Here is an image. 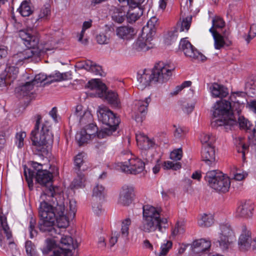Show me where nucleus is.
Masks as SVG:
<instances>
[{
	"label": "nucleus",
	"mask_w": 256,
	"mask_h": 256,
	"mask_svg": "<svg viewBox=\"0 0 256 256\" xmlns=\"http://www.w3.org/2000/svg\"><path fill=\"white\" fill-rule=\"evenodd\" d=\"M25 247L27 254L29 256H32L34 252V246L32 242L30 240L26 241Z\"/></svg>",
	"instance_id": "obj_60"
},
{
	"label": "nucleus",
	"mask_w": 256,
	"mask_h": 256,
	"mask_svg": "<svg viewBox=\"0 0 256 256\" xmlns=\"http://www.w3.org/2000/svg\"><path fill=\"white\" fill-rule=\"evenodd\" d=\"M131 154L127 152V160L118 164V166L122 171L131 174H136L144 169V162L138 158H132Z\"/></svg>",
	"instance_id": "obj_7"
},
{
	"label": "nucleus",
	"mask_w": 256,
	"mask_h": 256,
	"mask_svg": "<svg viewBox=\"0 0 256 256\" xmlns=\"http://www.w3.org/2000/svg\"><path fill=\"white\" fill-rule=\"evenodd\" d=\"M175 130L174 131V136L176 138H180L184 137L186 133V130L182 128L174 126Z\"/></svg>",
	"instance_id": "obj_59"
},
{
	"label": "nucleus",
	"mask_w": 256,
	"mask_h": 256,
	"mask_svg": "<svg viewBox=\"0 0 256 256\" xmlns=\"http://www.w3.org/2000/svg\"><path fill=\"white\" fill-rule=\"evenodd\" d=\"M180 48L187 57L192 60L204 62L206 58L196 49L186 39L182 40L180 43Z\"/></svg>",
	"instance_id": "obj_12"
},
{
	"label": "nucleus",
	"mask_w": 256,
	"mask_h": 256,
	"mask_svg": "<svg viewBox=\"0 0 256 256\" xmlns=\"http://www.w3.org/2000/svg\"><path fill=\"white\" fill-rule=\"evenodd\" d=\"M76 67L78 69H84L96 75H99L102 76H105L101 66L90 60H88L85 61L78 62L76 64Z\"/></svg>",
	"instance_id": "obj_16"
},
{
	"label": "nucleus",
	"mask_w": 256,
	"mask_h": 256,
	"mask_svg": "<svg viewBox=\"0 0 256 256\" xmlns=\"http://www.w3.org/2000/svg\"><path fill=\"white\" fill-rule=\"evenodd\" d=\"M254 206L251 202H246L240 205L236 210V216L240 218H250L252 215Z\"/></svg>",
	"instance_id": "obj_24"
},
{
	"label": "nucleus",
	"mask_w": 256,
	"mask_h": 256,
	"mask_svg": "<svg viewBox=\"0 0 256 256\" xmlns=\"http://www.w3.org/2000/svg\"><path fill=\"white\" fill-rule=\"evenodd\" d=\"M212 26L210 28L215 30L216 28H222L225 24V22L223 19L219 16H214L212 20Z\"/></svg>",
	"instance_id": "obj_53"
},
{
	"label": "nucleus",
	"mask_w": 256,
	"mask_h": 256,
	"mask_svg": "<svg viewBox=\"0 0 256 256\" xmlns=\"http://www.w3.org/2000/svg\"><path fill=\"white\" fill-rule=\"evenodd\" d=\"M256 36V24H253L250 26V32L246 38V41L248 43L250 40Z\"/></svg>",
	"instance_id": "obj_62"
},
{
	"label": "nucleus",
	"mask_w": 256,
	"mask_h": 256,
	"mask_svg": "<svg viewBox=\"0 0 256 256\" xmlns=\"http://www.w3.org/2000/svg\"><path fill=\"white\" fill-rule=\"evenodd\" d=\"M18 10L23 16H28L32 12L29 4L26 0L22 2Z\"/></svg>",
	"instance_id": "obj_41"
},
{
	"label": "nucleus",
	"mask_w": 256,
	"mask_h": 256,
	"mask_svg": "<svg viewBox=\"0 0 256 256\" xmlns=\"http://www.w3.org/2000/svg\"><path fill=\"white\" fill-rule=\"evenodd\" d=\"M220 232L218 242L219 246L223 250L228 248L234 239V234L231 227L228 224H222L220 226Z\"/></svg>",
	"instance_id": "obj_11"
},
{
	"label": "nucleus",
	"mask_w": 256,
	"mask_h": 256,
	"mask_svg": "<svg viewBox=\"0 0 256 256\" xmlns=\"http://www.w3.org/2000/svg\"><path fill=\"white\" fill-rule=\"evenodd\" d=\"M173 70L168 64L163 62L157 63L152 70L139 71L137 74V86L143 90L151 82L162 83L168 80Z\"/></svg>",
	"instance_id": "obj_2"
},
{
	"label": "nucleus",
	"mask_w": 256,
	"mask_h": 256,
	"mask_svg": "<svg viewBox=\"0 0 256 256\" xmlns=\"http://www.w3.org/2000/svg\"><path fill=\"white\" fill-rule=\"evenodd\" d=\"M210 90L214 98H224L228 94V90L226 87L216 83L210 86Z\"/></svg>",
	"instance_id": "obj_26"
},
{
	"label": "nucleus",
	"mask_w": 256,
	"mask_h": 256,
	"mask_svg": "<svg viewBox=\"0 0 256 256\" xmlns=\"http://www.w3.org/2000/svg\"><path fill=\"white\" fill-rule=\"evenodd\" d=\"M204 179L208 186L216 191L226 192L230 188V181L229 178L219 170L208 172Z\"/></svg>",
	"instance_id": "obj_6"
},
{
	"label": "nucleus",
	"mask_w": 256,
	"mask_h": 256,
	"mask_svg": "<svg viewBox=\"0 0 256 256\" xmlns=\"http://www.w3.org/2000/svg\"><path fill=\"white\" fill-rule=\"evenodd\" d=\"M116 34L120 38L129 40L134 38L136 34L135 30L132 26H122L116 29Z\"/></svg>",
	"instance_id": "obj_21"
},
{
	"label": "nucleus",
	"mask_w": 256,
	"mask_h": 256,
	"mask_svg": "<svg viewBox=\"0 0 256 256\" xmlns=\"http://www.w3.org/2000/svg\"><path fill=\"white\" fill-rule=\"evenodd\" d=\"M76 138L78 140L80 145L87 142L90 138L87 136V134L84 130H82L80 132L76 133Z\"/></svg>",
	"instance_id": "obj_48"
},
{
	"label": "nucleus",
	"mask_w": 256,
	"mask_h": 256,
	"mask_svg": "<svg viewBox=\"0 0 256 256\" xmlns=\"http://www.w3.org/2000/svg\"><path fill=\"white\" fill-rule=\"evenodd\" d=\"M58 187L46 188L40 197L38 226L40 231L48 232L55 237L60 228L69 226L65 214L64 199L58 194Z\"/></svg>",
	"instance_id": "obj_1"
},
{
	"label": "nucleus",
	"mask_w": 256,
	"mask_h": 256,
	"mask_svg": "<svg viewBox=\"0 0 256 256\" xmlns=\"http://www.w3.org/2000/svg\"><path fill=\"white\" fill-rule=\"evenodd\" d=\"M50 14V6L44 5L41 9L38 16V20H46Z\"/></svg>",
	"instance_id": "obj_50"
},
{
	"label": "nucleus",
	"mask_w": 256,
	"mask_h": 256,
	"mask_svg": "<svg viewBox=\"0 0 256 256\" xmlns=\"http://www.w3.org/2000/svg\"><path fill=\"white\" fill-rule=\"evenodd\" d=\"M36 220L32 218L30 222L29 226L28 227V230L30 238H33L37 236L38 232L36 230Z\"/></svg>",
	"instance_id": "obj_54"
},
{
	"label": "nucleus",
	"mask_w": 256,
	"mask_h": 256,
	"mask_svg": "<svg viewBox=\"0 0 256 256\" xmlns=\"http://www.w3.org/2000/svg\"><path fill=\"white\" fill-rule=\"evenodd\" d=\"M112 18L114 21L118 23H122L126 18V14L124 12L119 9H116L114 12Z\"/></svg>",
	"instance_id": "obj_46"
},
{
	"label": "nucleus",
	"mask_w": 256,
	"mask_h": 256,
	"mask_svg": "<svg viewBox=\"0 0 256 256\" xmlns=\"http://www.w3.org/2000/svg\"><path fill=\"white\" fill-rule=\"evenodd\" d=\"M145 0H128V5L130 8H140V5L142 4Z\"/></svg>",
	"instance_id": "obj_64"
},
{
	"label": "nucleus",
	"mask_w": 256,
	"mask_h": 256,
	"mask_svg": "<svg viewBox=\"0 0 256 256\" xmlns=\"http://www.w3.org/2000/svg\"><path fill=\"white\" fill-rule=\"evenodd\" d=\"M102 95V97H100V98L105 99L110 104L114 107H119L120 101L118 98V95L116 92L113 91L107 92L106 88V90H104Z\"/></svg>",
	"instance_id": "obj_32"
},
{
	"label": "nucleus",
	"mask_w": 256,
	"mask_h": 256,
	"mask_svg": "<svg viewBox=\"0 0 256 256\" xmlns=\"http://www.w3.org/2000/svg\"><path fill=\"white\" fill-rule=\"evenodd\" d=\"M143 10L141 8H130L127 12L126 19L129 23H132L137 20L142 14Z\"/></svg>",
	"instance_id": "obj_34"
},
{
	"label": "nucleus",
	"mask_w": 256,
	"mask_h": 256,
	"mask_svg": "<svg viewBox=\"0 0 256 256\" xmlns=\"http://www.w3.org/2000/svg\"><path fill=\"white\" fill-rule=\"evenodd\" d=\"M46 76L43 74H39L36 75L34 78L30 80L32 84H34V86L36 85L38 83H41L46 79Z\"/></svg>",
	"instance_id": "obj_61"
},
{
	"label": "nucleus",
	"mask_w": 256,
	"mask_h": 256,
	"mask_svg": "<svg viewBox=\"0 0 256 256\" xmlns=\"http://www.w3.org/2000/svg\"><path fill=\"white\" fill-rule=\"evenodd\" d=\"M200 139L202 144H211L215 141V137L210 134L202 133L201 134Z\"/></svg>",
	"instance_id": "obj_51"
},
{
	"label": "nucleus",
	"mask_w": 256,
	"mask_h": 256,
	"mask_svg": "<svg viewBox=\"0 0 256 256\" xmlns=\"http://www.w3.org/2000/svg\"><path fill=\"white\" fill-rule=\"evenodd\" d=\"M150 101L151 99L148 96L145 98L144 100H136L134 102L135 109L137 110V114L135 116V120L137 122L141 123L144 120Z\"/></svg>",
	"instance_id": "obj_13"
},
{
	"label": "nucleus",
	"mask_w": 256,
	"mask_h": 256,
	"mask_svg": "<svg viewBox=\"0 0 256 256\" xmlns=\"http://www.w3.org/2000/svg\"><path fill=\"white\" fill-rule=\"evenodd\" d=\"M214 118L211 121L213 128L224 126L227 130L236 124L235 112L232 110L231 104L226 100L216 102L212 107Z\"/></svg>",
	"instance_id": "obj_3"
},
{
	"label": "nucleus",
	"mask_w": 256,
	"mask_h": 256,
	"mask_svg": "<svg viewBox=\"0 0 256 256\" xmlns=\"http://www.w3.org/2000/svg\"><path fill=\"white\" fill-rule=\"evenodd\" d=\"M18 36L28 48L14 54L8 58L10 64H13L18 66H22L25 60L33 56L34 52L31 49L37 47L39 42L38 36L33 34L30 30H20Z\"/></svg>",
	"instance_id": "obj_4"
},
{
	"label": "nucleus",
	"mask_w": 256,
	"mask_h": 256,
	"mask_svg": "<svg viewBox=\"0 0 256 256\" xmlns=\"http://www.w3.org/2000/svg\"><path fill=\"white\" fill-rule=\"evenodd\" d=\"M26 136L24 132H20L16 134V144L18 148H21L24 146V140Z\"/></svg>",
	"instance_id": "obj_57"
},
{
	"label": "nucleus",
	"mask_w": 256,
	"mask_h": 256,
	"mask_svg": "<svg viewBox=\"0 0 256 256\" xmlns=\"http://www.w3.org/2000/svg\"><path fill=\"white\" fill-rule=\"evenodd\" d=\"M210 246V242L205 239L202 238L194 240L191 245L192 252L194 256H198L208 250Z\"/></svg>",
	"instance_id": "obj_18"
},
{
	"label": "nucleus",
	"mask_w": 256,
	"mask_h": 256,
	"mask_svg": "<svg viewBox=\"0 0 256 256\" xmlns=\"http://www.w3.org/2000/svg\"><path fill=\"white\" fill-rule=\"evenodd\" d=\"M182 156V152L181 148H178L172 151L170 154V158L174 161L179 160Z\"/></svg>",
	"instance_id": "obj_58"
},
{
	"label": "nucleus",
	"mask_w": 256,
	"mask_h": 256,
	"mask_svg": "<svg viewBox=\"0 0 256 256\" xmlns=\"http://www.w3.org/2000/svg\"><path fill=\"white\" fill-rule=\"evenodd\" d=\"M74 116H76L81 124H86L92 120V115L90 112L83 111L81 106H78Z\"/></svg>",
	"instance_id": "obj_29"
},
{
	"label": "nucleus",
	"mask_w": 256,
	"mask_h": 256,
	"mask_svg": "<svg viewBox=\"0 0 256 256\" xmlns=\"http://www.w3.org/2000/svg\"><path fill=\"white\" fill-rule=\"evenodd\" d=\"M153 36L148 34H144L142 31L141 36H138L132 45L133 48L137 51H146L152 47L151 41Z\"/></svg>",
	"instance_id": "obj_14"
},
{
	"label": "nucleus",
	"mask_w": 256,
	"mask_h": 256,
	"mask_svg": "<svg viewBox=\"0 0 256 256\" xmlns=\"http://www.w3.org/2000/svg\"><path fill=\"white\" fill-rule=\"evenodd\" d=\"M131 220L128 218L122 222L120 236L124 239H126L129 234V226L131 224Z\"/></svg>",
	"instance_id": "obj_39"
},
{
	"label": "nucleus",
	"mask_w": 256,
	"mask_h": 256,
	"mask_svg": "<svg viewBox=\"0 0 256 256\" xmlns=\"http://www.w3.org/2000/svg\"><path fill=\"white\" fill-rule=\"evenodd\" d=\"M164 167L165 169H172L177 170L181 168L180 162L170 161H166L164 163Z\"/></svg>",
	"instance_id": "obj_55"
},
{
	"label": "nucleus",
	"mask_w": 256,
	"mask_h": 256,
	"mask_svg": "<svg viewBox=\"0 0 256 256\" xmlns=\"http://www.w3.org/2000/svg\"><path fill=\"white\" fill-rule=\"evenodd\" d=\"M172 243L170 240H166L160 246V252L157 254V256H166L172 248Z\"/></svg>",
	"instance_id": "obj_44"
},
{
	"label": "nucleus",
	"mask_w": 256,
	"mask_h": 256,
	"mask_svg": "<svg viewBox=\"0 0 256 256\" xmlns=\"http://www.w3.org/2000/svg\"><path fill=\"white\" fill-rule=\"evenodd\" d=\"M192 16H188L183 18L182 21L180 24L178 26L176 31H180V32L186 30L187 32L192 22Z\"/></svg>",
	"instance_id": "obj_42"
},
{
	"label": "nucleus",
	"mask_w": 256,
	"mask_h": 256,
	"mask_svg": "<svg viewBox=\"0 0 256 256\" xmlns=\"http://www.w3.org/2000/svg\"><path fill=\"white\" fill-rule=\"evenodd\" d=\"M209 31L212 35L214 40V46L216 49L220 50L224 46H230L232 44V41L225 40L222 38L220 34L216 30H212V28H210Z\"/></svg>",
	"instance_id": "obj_22"
},
{
	"label": "nucleus",
	"mask_w": 256,
	"mask_h": 256,
	"mask_svg": "<svg viewBox=\"0 0 256 256\" xmlns=\"http://www.w3.org/2000/svg\"><path fill=\"white\" fill-rule=\"evenodd\" d=\"M2 72L6 76L9 82L12 83L17 78L18 68L13 64H10V61L8 60L5 70Z\"/></svg>",
	"instance_id": "obj_27"
},
{
	"label": "nucleus",
	"mask_w": 256,
	"mask_h": 256,
	"mask_svg": "<svg viewBox=\"0 0 256 256\" xmlns=\"http://www.w3.org/2000/svg\"><path fill=\"white\" fill-rule=\"evenodd\" d=\"M202 157L208 165L212 164L215 161V150L212 145L207 144L202 147Z\"/></svg>",
	"instance_id": "obj_20"
},
{
	"label": "nucleus",
	"mask_w": 256,
	"mask_h": 256,
	"mask_svg": "<svg viewBox=\"0 0 256 256\" xmlns=\"http://www.w3.org/2000/svg\"><path fill=\"white\" fill-rule=\"evenodd\" d=\"M251 232L246 226H244L241 234L240 235L238 241V248L241 251L246 252L248 250L252 244Z\"/></svg>",
	"instance_id": "obj_17"
},
{
	"label": "nucleus",
	"mask_w": 256,
	"mask_h": 256,
	"mask_svg": "<svg viewBox=\"0 0 256 256\" xmlns=\"http://www.w3.org/2000/svg\"><path fill=\"white\" fill-rule=\"evenodd\" d=\"M141 155L143 159L142 161L144 162V166L158 162V158H154V154L151 150H142Z\"/></svg>",
	"instance_id": "obj_37"
},
{
	"label": "nucleus",
	"mask_w": 256,
	"mask_h": 256,
	"mask_svg": "<svg viewBox=\"0 0 256 256\" xmlns=\"http://www.w3.org/2000/svg\"><path fill=\"white\" fill-rule=\"evenodd\" d=\"M234 116H236V119H238V122L239 124L240 128L241 129H244L249 132H252L253 135L255 136L256 134V129L255 128H252V124L248 121V119H246L244 116L240 114V110H236ZM237 122V120H236ZM237 123L235 124L236 125Z\"/></svg>",
	"instance_id": "obj_19"
},
{
	"label": "nucleus",
	"mask_w": 256,
	"mask_h": 256,
	"mask_svg": "<svg viewBox=\"0 0 256 256\" xmlns=\"http://www.w3.org/2000/svg\"><path fill=\"white\" fill-rule=\"evenodd\" d=\"M168 228V220L162 218L160 220L142 219L140 230L146 233H152L158 231L160 233L165 232Z\"/></svg>",
	"instance_id": "obj_8"
},
{
	"label": "nucleus",
	"mask_w": 256,
	"mask_h": 256,
	"mask_svg": "<svg viewBox=\"0 0 256 256\" xmlns=\"http://www.w3.org/2000/svg\"><path fill=\"white\" fill-rule=\"evenodd\" d=\"M0 224L6 234L7 239H11L12 238V234L7 224L6 218L2 214H0Z\"/></svg>",
	"instance_id": "obj_40"
},
{
	"label": "nucleus",
	"mask_w": 256,
	"mask_h": 256,
	"mask_svg": "<svg viewBox=\"0 0 256 256\" xmlns=\"http://www.w3.org/2000/svg\"><path fill=\"white\" fill-rule=\"evenodd\" d=\"M34 84L30 80L22 84L15 89V92L19 96H26L30 94H32V90L34 88Z\"/></svg>",
	"instance_id": "obj_33"
},
{
	"label": "nucleus",
	"mask_w": 256,
	"mask_h": 256,
	"mask_svg": "<svg viewBox=\"0 0 256 256\" xmlns=\"http://www.w3.org/2000/svg\"><path fill=\"white\" fill-rule=\"evenodd\" d=\"M91 90H95L98 97H102L104 90H106V86L99 79H94L89 81L86 85Z\"/></svg>",
	"instance_id": "obj_31"
},
{
	"label": "nucleus",
	"mask_w": 256,
	"mask_h": 256,
	"mask_svg": "<svg viewBox=\"0 0 256 256\" xmlns=\"http://www.w3.org/2000/svg\"><path fill=\"white\" fill-rule=\"evenodd\" d=\"M158 19L156 16H152L148 22L146 26L142 28L144 34H148L154 36L156 33V26L158 25Z\"/></svg>",
	"instance_id": "obj_35"
},
{
	"label": "nucleus",
	"mask_w": 256,
	"mask_h": 256,
	"mask_svg": "<svg viewBox=\"0 0 256 256\" xmlns=\"http://www.w3.org/2000/svg\"><path fill=\"white\" fill-rule=\"evenodd\" d=\"M32 166L33 170H30L28 168L27 170L26 168L24 170V175L29 186H30V184H32V178L34 176V174L44 170L42 164L36 162H32Z\"/></svg>",
	"instance_id": "obj_28"
},
{
	"label": "nucleus",
	"mask_w": 256,
	"mask_h": 256,
	"mask_svg": "<svg viewBox=\"0 0 256 256\" xmlns=\"http://www.w3.org/2000/svg\"><path fill=\"white\" fill-rule=\"evenodd\" d=\"M105 194V188L102 185L97 184L93 189L92 196L101 198Z\"/></svg>",
	"instance_id": "obj_49"
},
{
	"label": "nucleus",
	"mask_w": 256,
	"mask_h": 256,
	"mask_svg": "<svg viewBox=\"0 0 256 256\" xmlns=\"http://www.w3.org/2000/svg\"><path fill=\"white\" fill-rule=\"evenodd\" d=\"M77 176L74 180L70 186L72 188H78L84 186L86 178L84 174L82 172H76Z\"/></svg>",
	"instance_id": "obj_38"
},
{
	"label": "nucleus",
	"mask_w": 256,
	"mask_h": 256,
	"mask_svg": "<svg viewBox=\"0 0 256 256\" xmlns=\"http://www.w3.org/2000/svg\"><path fill=\"white\" fill-rule=\"evenodd\" d=\"M160 210L154 207L146 205L143 206V218L142 219L146 220H160Z\"/></svg>",
	"instance_id": "obj_25"
},
{
	"label": "nucleus",
	"mask_w": 256,
	"mask_h": 256,
	"mask_svg": "<svg viewBox=\"0 0 256 256\" xmlns=\"http://www.w3.org/2000/svg\"><path fill=\"white\" fill-rule=\"evenodd\" d=\"M98 118L99 121L108 126L112 131L116 130L120 122L119 118L108 108L104 106L99 107Z\"/></svg>",
	"instance_id": "obj_9"
},
{
	"label": "nucleus",
	"mask_w": 256,
	"mask_h": 256,
	"mask_svg": "<svg viewBox=\"0 0 256 256\" xmlns=\"http://www.w3.org/2000/svg\"><path fill=\"white\" fill-rule=\"evenodd\" d=\"M60 247L54 251L52 256H72L73 250L78 246L77 242H74L71 236H64L61 238Z\"/></svg>",
	"instance_id": "obj_10"
},
{
	"label": "nucleus",
	"mask_w": 256,
	"mask_h": 256,
	"mask_svg": "<svg viewBox=\"0 0 256 256\" xmlns=\"http://www.w3.org/2000/svg\"><path fill=\"white\" fill-rule=\"evenodd\" d=\"M214 223V216L211 214H201L198 220V226L202 228L210 226Z\"/></svg>",
	"instance_id": "obj_36"
},
{
	"label": "nucleus",
	"mask_w": 256,
	"mask_h": 256,
	"mask_svg": "<svg viewBox=\"0 0 256 256\" xmlns=\"http://www.w3.org/2000/svg\"><path fill=\"white\" fill-rule=\"evenodd\" d=\"M36 117V120L34 128L31 132V139L33 144L37 146L38 150L44 153L46 151L44 146H46V147H48V146L52 144L54 136L50 130V122L47 121L42 124L40 130L42 116L40 114H37Z\"/></svg>",
	"instance_id": "obj_5"
},
{
	"label": "nucleus",
	"mask_w": 256,
	"mask_h": 256,
	"mask_svg": "<svg viewBox=\"0 0 256 256\" xmlns=\"http://www.w3.org/2000/svg\"><path fill=\"white\" fill-rule=\"evenodd\" d=\"M76 212V202L74 200H70L69 202V210L65 212V214L69 221V218H74Z\"/></svg>",
	"instance_id": "obj_47"
},
{
	"label": "nucleus",
	"mask_w": 256,
	"mask_h": 256,
	"mask_svg": "<svg viewBox=\"0 0 256 256\" xmlns=\"http://www.w3.org/2000/svg\"><path fill=\"white\" fill-rule=\"evenodd\" d=\"M35 177L36 182L38 184L42 186H46L44 189L43 190L44 191L46 188H49V187L46 186V184H50L53 176L50 172L47 170H44L36 172ZM54 186H50V188Z\"/></svg>",
	"instance_id": "obj_23"
},
{
	"label": "nucleus",
	"mask_w": 256,
	"mask_h": 256,
	"mask_svg": "<svg viewBox=\"0 0 256 256\" xmlns=\"http://www.w3.org/2000/svg\"><path fill=\"white\" fill-rule=\"evenodd\" d=\"M114 131H112V130L110 128H106L104 130H101L98 132L96 133L98 138H106L107 136H109L112 134Z\"/></svg>",
	"instance_id": "obj_63"
},
{
	"label": "nucleus",
	"mask_w": 256,
	"mask_h": 256,
	"mask_svg": "<svg viewBox=\"0 0 256 256\" xmlns=\"http://www.w3.org/2000/svg\"><path fill=\"white\" fill-rule=\"evenodd\" d=\"M109 38L107 36L106 34L100 33L96 36V40L98 44H105L108 43Z\"/></svg>",
	"instance_id": "obj_56"
},
{
	"label": "nucleus",
	"mask_w": 256,
	"mask_h": 256,
	"mask_svg": "<svg viewBox=\"0 0 256 256\" xmlns=\"http://www.w3.org/2000/svg\"><path fill=\"white\" fill-rule=\"evenodd\" d=\"M84 130L86 132L87 136L91 138L92 137L96 136V133L98 132V128L96 124L91 123L86 126V129Z\"/></svg>",
	"instance_id": "obj_52"
},
{
	"label": "nucleus",
	"mask_w": 256,
	"mask_h": 256,
	"mask_svg": "<svg viewBox=\"0 0 256 256\" xmlns=\"http://www.w3.org/2000/svg\"><path fill=\"white\" fill-rule=\"evenodd\" d=\"M84 153H79L74 158V168L76 172H81L80 168L84 163Z\"/></svg>",
	"instance_id": "obj_43"
},
{
	"label": "nucleus",
	"mask_w": 256,
	"mask_h": 256,
	"mask_svg": "<svg viewBox=\"0 0 256 256\" xmlns=\"http://www.w3.org/2000/svg\"><path fill=\"white\" fill-rule=\"evenodd\" d=\"M134 196V189L132 186H124L120 192L118 202L124 206L130 205Z\"/></svg>",
	"instance_id": "obj_15"
},
{
	"label": "nucleus",
	"mask_w": 256,
	"mask_h": 256,
	"mask_svg": "<svg viewBox=\"0 0 256 256\" xmlns=\"http://www.w3.org/2000/svg\"><path fill=\"white\" fill-rule=\"evenodd\" d=\"M256 84L252 80L246 83L245 90L246 92L251 96H256Z\"/></svg>",
	"instance_id": "obj_45"
},
{
	"label": "nucleus",
	"mask_w": 256,
	"mask_h": 256,
	"mask_svg": "<svg viewBox=\"0 0 256 256\" xmlns=\"http://www.w3.org/2000/svg\"><path fill=\"white\" fill-rule=\"evenodd\" d=\"M138 146L142 150H149L154 144V142L152 139L149 138L144 134H140L136 136Z\"/></svg>",
	"instance_id": "obj_30"
}]
</instances>
